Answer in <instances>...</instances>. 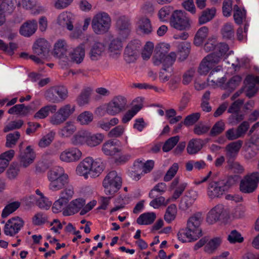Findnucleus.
Listing matches in <instances>:
<instances>
[{
  "label": "nucleus",
  "instance_id": "obj_62",
  "mask_svg": "<svg viewBox=\"0 0 259 259\" xmlns=\"http://www.w3.org/2000/svg\"><path fill=\"white\" fill-rule=\"evenodd\" d=\"M227 239L230 243H241L244 240L241 234L236 230L231 231L228 236Z\"/></svg>",
  "mask_w": 259,
  "mask_h": 259
},
{
  "label": "nucleus",
  "instance_id": "obj_10",
  "mask_svg": "<svg viewBox=\"0 0 259 259\" xmlns=\"http://www.w3.org/2000/svg\"><path fill=\"white\" fill-rule=\"evenodd\" d=\"M126 105V99L121 96L114 97L107 105L106 112L114 116L124 111Z\"/></svg>",
  "mask_w": 259,
  "mask_h": 259
},
{
  "label": "nucleus",
  "instance_id": "obj_4",
  "mask_svg": "<svg viewBox=\"0 0 259 259\" xmlns=\"http://www.w3.org/2000/svg\"><path fill=\"white\" fill-rule=\"evenodd\" d=\"M111 21V18L107 13H97L93 17L91 22L93 31L97 34L105 33L110 27Z\"/></svg>",
  "mask_w": 259,
  "mask_h": 259
},
{
  "label": "nucleus",
  "instance_id": "obj_39",
  "mask_svg": "<svg viewBox=\"0 0 259 259\" xmlns=\"http://www.w3.org/2000/svg\"><path fill=\"white\" fill-rule=\"evenodd\" d=\"M208 33V28L206 26H203L200 28L194 39V44L196 46L201 45L205 39L207 37Z\"/></svg>",
  "mask_w": 259,
  "mask_h": 259
},
{
  "label": "nucleus",
  "instance_id": "obj_40",
  "mask_svg": "<svg viewBox=\"0 0 259 259\" xmlns=\"http://www.w3.org/2000/svg\"><path fill=\"white\" fill-rule=\"evenodd\" d=\"M221 33L224 39H231L234 36L233 24L231 22L225 23L222 27Z\"/></svg>",
  "mask_w": 259,
  "mask_h": 259
},
{
  "label": "nucleus",
  "instance_id": "obj_36",
  "mask_svg": "<svg viewBox=\"0 0 259 259\" xmlns=\"http://www.w3.org/2000/svg\"><path fill=\"white\" fill-rule=\"evenodd\" d=\"M104 139V135L101 133L92 134L88 131L87 145L90 147H94L100 145Z\"/></svg>",
  "mask_w": 259,
  "mask_h": 259
},
{
  "label": "nucleus",
  "instance_id": "obj_61",
  "mask_svg": "<svg viewBox=\"0 0 259 259\" xmlns=\"http://www.w3.org/2000/svg\"><path fill=\"white\" fill-rule=\"evenodd\" d=\"M166 190V185L164 183H159L156 184L154 188L150 191L149 197L151 198H154L157 196L155 192H159L162 194Z\"/></svg>",
  "mask_w": 259,
  "mask_h": 259
},
{
  "label": "nucleus",
  "instance_id": "obj_57",
  "mask_svg": "<svg viewBox=\"0 0 259 259\" xmlns=\"http://www.w3.org/2000/svg\"><path fill=\"white\" fill-rule=\"evenodd\" d=\"M75 110V106L71 104H66L60 107L58 110L67 120L73 113Z\"/></svg>",
  "mask_w": 259,
  "mask_h": 259
},
{
  "label": "nucleus",
  "instance_id": "obj_48",
  "mask_svg": "<svg viewBox=\"0 0 259 259\" xmlns=\"http://www.w3.org/2000/svg\"><path fill=\"white\" fill-rule=\"evenodd\" d=\"M94 119L93 114L90 111H84L78 115L77 121L81 125H88Z\"/></svg>",
  "mask_w": 259,
  "mask_h": 259
},
{
  "label": "nucleus",
  "instance_id": "obj_12",
  "mask_svg": "<svg viewBox=\"0 0 259 259\" xmlns=\"http://www.w3.org/2000/svg\"><path fill=\"white\" fill-rule=\"evenodd\" d=\"M203 220L202 213L198 212L193 214L187 221V229L198 238L202 235V231L200 228V226Z\"/></svg>",
  "mask_w": 259,
  "mask_h": 259
},
{
  "label": "nucleus",
  "instance_id": "obj_50",
  "mask_svg": "<svg viewBox=\"0 0 259 259\" xmlns=\"http://www.w3.org/2000/svg\"><path fill=\"white\" fill-rule=\"evenodd\" d=\"M16 5L20 7V2L17 3L16 0H3L0 5V8L6 12L10 13L13 11Z\"/></svg>",
  "mask_w": 259,
  "mask_h": 259
},
{
  "label": "nucleus",
  "instance_id": "obj_2",
  "mask_svg": "<svg viewBox=\"0 0 259 259\" xmlns=\"http://www.w3.org/2000/svg\"><path fill=\"white\" fill-rule=\"evenodd\" d=\"M48 179L50 181V190L57 191L66 187L68 183V176L65 173L63 167L56 166L47 173Z\"/></svg>",
  "mask_w": 259,
  "mask_h": 259
},
{
  "label": "nucleus",
  "instance_id": "obj_53",
  "mask_svg": "<svg viewBox=\"0 0 259 259\" xmlns=\"http://www.w3.org/2000/svg\"><path fill=\"white\" fill-rule=\"evenodd\" d=\"M55 133L51 131L44 136L38 142V146L40 148H45L49 146L54 139Z\"/></svg>",
  "mask_w": 259,
  "mask_h": 259
},
{
  "label": "nucleus",
  "instance_id": "obj_25",
  "mask_svg": "<svg viewBox=\"0 0 259 259\" xmlns=\"http://www.w3.org/2000/svg\"><path fill=\"white\" fill-rule=\"evenodd\" d=\"M170 45L167 44L161 43L156 47L155 55L153 57V63L155 65H159V61L169 51Z\"/></svg>",
  "mask_w": 259,
  "mask_h": 259
},
{
  "label": "nucleus",
  "instance_id": "obj_60",
  "mask_svg": "<svg viewBox=\"0 0 259 259\" xmlns=\"http://www.w3.org/2000/svg\"><path fill=\"white\" fill-rule=\"evenodd\" d=\"M141 109L140 105H135L131 110L127 111L122 118V122L124 123L128 122Z\"/></svg>",
  "mask_w": 259,
  "mask_h": 259
},
{
  "label": "nucleus",
  "instance_id": "obj_11",
  "mask_svg": "<svg viewBox=\"0 0 259 259\" xmlns=\"http://www.w3.org/2000/svg\"><path fill=\"white\" fill-rule=\"evenodd\" d=\"M24 225L23 220L19 217L12 218L5 224L4 233L7 236H14L20 231Z\"/></svg>",
  "mask_w": 259,
  "mask_h": 259
},
{
  "label": "nucleus",
  "instance_id": "obj_5",
  "mask_svg": "<svg viewBox=\"0 0 259 259\" xmlns=\"http://www.w3.org/2000/svg\"><path fill=\"white\" fill-rule=\"evenodd\" d=\"M68 48V46L64 39L58 40L54 46V55L59 59V64L62 68L69 67L70 61L67 56Z\"/></svg>",
  "mask_w": 259,
  "mask_h": 259
},
{
  "label": "nucleus",
  "instance_id": "obj_18",
  "mask_svg": "<svg viewBox=\"0 0 259 259\" xmlns=\"http://www.w3.org/2000/svg\"><path fill=\"white\" fill-rule=\"evenodd\" d=\"M198 196L197 191L189 190L186 192L182 197L179 205V208L182 211H186L192 207Z\"/></svg>",
  "mask_w": 259,
  "mask_h": 259
},
{
  "label": "nucleus",
  "instance_id": "obj_22",
  "mask_svg": "<svg viewBox=\"0 0 259 259\" xmlns=\"http://www.w3.org/2000/svg\"><path fill=\"white\" fill-rule=\"evenodd\" d=\"M243 145V141L238 140L228 144L225 148L226 156L227 160L234 159Z\"/></svg>",
  "mask_w": 259,
  "mask_h": 259
},
{
  "label": "nucleus",
  "instance_id": "obj_19",
  "mask_svg": "<svg viewBox=\"0 0 259 259\" xmlns=\"http://www.w3.org/2000/svg\"><path fill=\"white\" fill-rule=\"evenodd\" d=\"M85 204V200L78 198L71 201L63 211L64 216H69L78 212L82 209Z\"/></svg>",
  "mask_w": 259,
  "mask_h": 259
},
{
  "label": "nucleus",
  "instance_id": "obj_43",
  "mask_svg": "<svg viewBox=\"0 0 259 259\" xmlns=\"http://www.w3.org/2000/svg\"><path fill=\"white\" fill-rule=\"evenodd\" d=\"M138 28L144 34H149L152 31L150 20L147 17L141 18L138 23Z\"/></svg>",
  "mask_w": 259,
  "mask_h": 259
},
{
  "label": "nucleus",
  "instance_id": "obj_1",
  "mask_svg": "<svg viewBox=\"0 0 259 259\" xmlns=\"http://www.w3.org/2000/svg\"><path fill=\"white\" fill-rule=\"evenodd\" d=\"M216 49L219 54L214 53L209 54L202 60L198 68V72L201 75L207 74L210 69L219 63L221 56L229 50V47L225 43H217Z\"/></svg>",
  "mask_w": 259,
  "mask_h": 259
},
{
  "label": "nucleus",
  "instance_id": "obj_55",
  "mask_svg": "<svg viewBox=\"0 0 259 259\" xmlns=\"http://www.w3.org/2000/svg\"><path fill=\"white\" fill-rule=\"evenodd\" d=\"M221 241L220 238H214L210 240L205 245V251L208 253L213 252L220 245Z\"/></svg>",
  "mask_w": 259,
  "mask_h": 259
},
{
  "label": "nucleus",
  "instance_id": "obj_29",
  "mask_svg": "<svg viewBox=\"0 0 259 259\" xmlns=\"http://www.w3.org/2000/svg\"><path fill=\"white\" fill-rule=\"evenodd\" d=\"M91 177L96 178L104 170L105 164L101 158L94 159L91 157Z\"/></svg>",
  "mask_w": 259,
  "mask_h": 259
},
{
  "label": "nucleus",
  "instance_id": "obj_37",
  "mask_svg": "<svg viewBox=\"0 0 259 259\" xmlns=\"http://www.w3.org/2000/svg\"><path fill=\"white\" fill-rule=\"evenodd\" d=\"M76 131L75 124L71 121H67L64 126L60 128L59 134L61 137H69Z\"/></svg>",
  "mask_w": 259,
  "mask_h": 259
},
{
  "label": "nucleus",
  "instance_id": "obj_6",
  "mask_svg": "<svg viewBox=\"0 0 259 259\" xmlns=\"http://www.w3.org/2000/svg\"><path fill=\"white\" fill-rule=\"evenodd\" d=\"M192 21L186 14L180 10H176L172 13L170 24L174 28L179 30H189Z\"/></svg>",
  "mask_w": 259,
  "mask_h": 259
},
{
  "label": "nucleus",
  "instance_id": "obj_16",
  "mask_svg": "<svg viewBox=\"0 0 259 259\" xmlns=\"http://www.w3.org/2000/svg\"><path fill=\"white\" fill-rule=\"evenodd\" d=\"M22 145L23 143H21L19 145L20 154L19 160L20 165L23 166L24 167H26L33 162L35 156L33 150L30 146H27L25 149L22 150Z\"/></svg>",
  "mask_w": 259,
  "mask_h": 259
},
{
  "label": "nucleus",
  "instance_id": "obj_42",
  "mask_svg": "<svg viewBox=\"0 0 259 259\" xmlns=\"http://www.w3.org/2000/svg\"><path fill=\"white\" fill-rule=\"evenodd\" d=\"M102 150L106 155L112 156L119 152L114 142L112 140H108L102 145Z\"/></svg>",
  "mask_w": 259,
  "mask_h": 259
},
{
  "label": "nucleus",
  "instance_id": "obj_63",
  "mask_svg": "<svg viewBox=\"0 0 259 259\" xmlns=\"http://www.w3.org/2000/svg\"><path fill=\"white\" fill-rule=\"evenodd\" d=\"M200 114L198 112L193 113L187 116L184 120L183 123L186 126L195 124L200 118Z\"/></svg>",
  "mask_w": 259,
  "mask_h": 259
},
{
  "label": "nucleus",
  "instance_id": "obj_17",
  "mask_svg": "<svg viewBox=\"0 0 259 259\" xmlns=\"http://www.w3.org/2000/svg\"><path fill=\"white\" fill-rule=\"evenodd\" d=\"M82 152L77 148L65 149L60 154V159L65 162L70 163L78 161L81 157Z\"/></svg>",
  "mask_w": 259,
  "mask_h": 259
},
{
  "label": "nucleus",
  "instance_id": "obj_33",
  "mask_svg": "<svg viewBox=\"0 0 259 259\" xmlns=\"http://www.w3.org/2000/svg\"><path fill=\"white\" fill-rule=\"evenodd\" d=\"M216 9L214 8H207L203 10L199 17V24L202 25L211 21L214 17Z\"/></svg>",
  "mask_w": 259,
  "mask_h": 259
},
{
  "label": "nucleus",
  "instance_id": "obj_58",
  "mask_svg": "<svg viewBox=\"0 0 259 259\" xmlns=\"http://www.w3.org/2000/svg\"><path fill=\"white\" fill-rule=\"evenodd\" d=\"M180 137L178 136H174L167 140L163 144L162 150L167 152L171 150L178 143Z\"/></svg>",
  "mask_w": 259,
  "mask_h": 259
},
{
  "label": "nucleus",
  "instance_id": "obj_20",
  "mask_svg": "<svg viewBox=\"0 0 259 259\" xmlns=\"http://www.w3.org/2000/svg\"><path fill=\"white\" fill-rule=\"evenodd\" d=\"M106 48L104 44L96 42L91 47L89 53L90 59L93 61L100 60L105 54Z\"/></svg>",
  "mask_w": 259,
  "mask_h": 259
},
{
  "label": "nucleus",
  "instance_id": "obj_13",
  "mask_svg": "<svg viewBox=\"0 0 259 259\" xmlns=\"http://www.w3.org/2000/svg\"><path fill=\"white\" fill-rule=\"evenodd\" d=\"M116 28L121 37L127 38L130 33L132 28L130 18L124 15L119 16L116 20Z\"/></svg>",
  "mask_w": 259,
  "mask_h": 259
},
{
  "label": "nucleus",
  "instance_id": "obj_46",
  "mask_svg": "<svg viewBox=\"0 0 259 259\" xmlns=\"http://www.w3.org/2000/svg\"><path fill=\"white\" fill-rule=\"evenodd\" d=\"M162 58L159 61V65L162 64V68L166 70V68L171 67L173 65L176 60L177 55L174 52H171Z\"/></svg>",
  "mask_w": 259,
  "mask_h": 259
},
{
  "label": "nucleus",
  "instance_id": "obj_23",
  "mask_svg": "<svg viewBox=\"0 0 259 259\" xmlns=\"http://www.w3.org/2000/svg\"><path fill=\"white\" fill-rule=\"evenodd\" d=\"M49 45L48 41L44 38L37 39L33 46L34 54L40 56L41 58H46L49 52Z\"/></svg>",
  "mask_w": 259,
  "mask_h": 259
},
{
  "label": "nucleus",
  "instance_id": "obj_27",
  "mask_svg": "<svg viewBox=\"0 0 259 259\" xmlns=\"http://www.w3.org/2000/svg\"><path fill=\"white\" fill-rule=\"evenodd\" d=\"M122 48V42L120 39L118 38L112 39L108 45L110 56L113 58H118L121 54Z\"/></svg>",
  "mask_w": 259,
  "mask_h": 259
},
{
  "label": "nucleus",
  "instance_id": "obj_24",
  "mask_svg": "<svg viewBox=\"0 0 259 259\" xmlns=\"http://www.w3.org/2000/svg\"><path fill=\"white\" fill-rule=\"evenodd\" d=\"M37 28V22L36 20H27L21 26L19 33L25 37H29L35 32Z\"/></svg>",
  "mask_w": 259,
  "mask_h": 259
},
{
  "label": "nucleus",
  "instance_id": "obj_64",
  "mask_svg": "<svg viewBox=\"0 0 259 259\" xmlns=\"http://www.w3.org/2000/svg\"><path fill=\"white\" fill-rule=\"evenodd\" d=\"M54 113L50 119V122L52 124L60 125L66 120L58 110Z\"/></svg>",
  "mask_w": 259,
  "mask_h": 259
},
{
  "label": "nucleus",
  "instance_id": "obj_35",
  "mask_svg": "<svg viewBox=\"0 0 259 259\" xmlns=\"http://www.w3.org/2000/svg\"><path fill=\"white\" fill-rule=\"evenodd\" d=\"M203 147V141L200 139L191 140L187 145V152L191 155L198 153Z\"/></svg>",
  "mask_w": 259,
  "mask_h": 259
},
{
  "label": "nucleus",
  "instance_id": "obj_51",
  "mask_svg": "<svg viewBox=\"0 0 259 259\" xmlns=\"http://www.w3.org/2000/svg\"><path fill=\"white\" fill-rule=\"evenodd\" d=\"M20 206V203L19 201H14L7 204L2 213L3 218H7L10 214L16 211Z\"/></svg>",
  "mask_w": 259,
  "mask_h": 259
},
{
  "label": "nucleus",
  "instance_id": "obj_56",
  "mask_svg": "<svg viewBox=\"0 0 259 259\" xmlns=\"http://www.w3.org/2000/svg\"><path fill=\"white\" fill-rule=\"evenodd\" d=\"M246 14L245 12L242 11L238 5L234 6L233 17L235 22L240 25L242 23L243 20L245 19Z\"/></svg>",
  "mask_w": 259,
  "mask_h": 259
},
{
  "label": "nucleus",
  "instance_id": "obj_45",
  "mask_svg": "<svg viewBox=\"0 0 259 259\" xmlns=\"http://www.w3.org/2000/svg\"><path fill=\"white\" fill-rule=\"evenodd\" d=\"M238 175H233L228 177L224 179H219L225 190L227 192L230 187L235 185L240 181Z\"/></svg>",
  "mask_w": 259,
  "mask_h": 259
},
{
  "label": "nucleus",
  "instance_id": "obj_30",
  "mask_svg": "<svg viewBox=\"0 0 259 259\" xmlns=\"http://www.w3.org/2000/svg\"><path fill=\"white\" fill-rule=\"evenodd\" d=\"M58 23L63 27H66L69 30L73 28L72 15L70 13L63 12L58 17Z\"/></svg>",
  "mask_w": 259,
  "mask_h": 259
},
{
  "label": "nucleus",
  "instance_id": "obj_14",
  "mask_svg": "<svg viewBox=\"0 0 259 259\" xmlns=\"http://www.w3.org/2000/svg\"><path fill=\"white\" fill-rule=\"evenodd\" d=\"M206 190L207 195L210 199L221 198L226 192L220 180L209 181Z\"/></svg>",
  "mask_w": 259,
  "mask_h": 259
},
{
  "label": "nucleus",
  "instance_id": "obj_59",
  "mask_svg": "<svg viewBox=\"0 0 259 259\" xmlns=\"http://www.w3.org/2000/svg\"><path fill=\"white\" fill-rule=\"evenodd\" d=\"M20 137L19 132L16 131L13 133L9 134L6 137V146L8 148H12L15 146Z\"/></svg>",
  "mask_w": 259,
  "mask_h": 259
},
{
  "label": "nucleus",
  "instance_id": "obj_38",
  "mask_svg": "<svg viewBox=\"0 0 259 259\" xmlns=\"http://www.w3.org/2000/svg\"><path fill=\"white\" fill-rule=\"evenodd\" d=\"M31 110L30 106H26L24 104H17L10 108L8 112L10 114H19L25 116L27 115Z\"/></svg>",
  "mask_w": 259,
  "mask_h": 259
},
{
  "label": "nucleus",
  "instance_id": "obj_32",
  "mask_svg": "<svg viewBox=\"0 0 259 259\" xmlns=\"http://www.w3.org/2000/svg\"><path fill=\"white\" fill-rule=\"evenodd\" d=\"M223 74L222 67L217 66L211 70L209 74L208 80L213 83H223L226 81L224 77H221Z\"/></svg>",
  "mask_w": 259,
  "mask_h": 259
},
{
  "label": "nucleus",
  "instance_id": "obj_26",
  "mask_svg": "<svg viewBox=\"0 0 259 259\" xmlns=\"http://www.w3.org/2000/svg\"><path fill=\"white\" fill-rule=\"evenodd\" d=\"M91 157H88L82 160L77 165L76 168V174L85 178L91 176Z\"/></svg>",
  "mask_w": 259,
  "mask_h": 259
},
{
  "label": "nucleus",
  "instance_id": "obj_52",
  "mask_svg": "<svg viewBox=\"0 0 259 259\" xmlns=\"http://www.w3.org/2000/svg\"><path fill=\"white\" fill-rule=\"evenodd\" d=\"M177 213V208L176 205L174 204L170 205L166 208L164 216V220L168 223H171L175 219Z\"/></svg>",
  "mask_w": 259,
  "mask_h": 259
},
{
  "label": "nucleus",
  "instance_id": "obj_15",
  "mask_svg": "<svg viewBox=\"0 0 259 259\" xmlns=\"http://www.w3.org/2000/svg\"><path fill=\"white\" fill-rule=\"evenodd\" d=\"M141 45L139 40L131 41L125 48L124 57L125 61L128 63L136 60Z\"/></svg>",
  "mask_w": 259,
  "mask_h": 259
},
{
  "label": "nucleus",
  "instance_id": "obj_9",
  "mask_svg": "<svg viewBox=\"0 0 259 259\" xmlns=\"http://www.w3.org/2000/svg\"><path fill=\"white\" fill-rule=\"evenodd\" d=\"M259 181V173L253 172L245 176L240 183V190L242 193H250L257 188Z\"/></svg>",
  "mask_w": 259,
  "mask_h": 259
},
{
  "label": "nucleus",
  "instance_id": "obj_3",
  "mask_svg": "<svg viewBox=\"0 0 259 259\" xmlns=\"http://www.w3.org/2000/svg\"><path fill=\"white\" fill-rule=\"evenodd\" d=\"M102 184L105 194L113 195L121 187V178L116 171L112 170L106 176Z\"/></svg>",
  "mask_w": 259,
  "mask_h": 259
},
{
  "label": "nucleus",
  "instance_id": "obj_21",
  "mask_svg": "<svg viewBox=\"0 0 259 259\" xmlns=\"http://www.w3.org/2000/svg\"><path fill=\"white\" fill-rule=\"evenodd\" d=\"M70 58L69 60L70 61L69 67L72 63L76 64L81 63L85 57V47L83 44H80L72 50L69 53Z\"/></svg>",
  "mask_w": 259,
  "mask_h": 259
},
{
  "label": "nucleus",
  "instance_id": "obj_8",
  "mask_svg": "<svg viewBox=\"0 0 259 259\" xmlns=\"http://www.w3.org/2000/svg\"><path fill=\"white\" fill-rule=\"evenodd\" d=\"M245 82L246 83L244 89L246 91V96L250 98L253 97L257 91L256 84L259 83V76L254 75H248L246 76ZM244 89L242 88L236 92L231 97L232 100L239 97L243 92Z\"/></svg>",
  "mask_w": 259,
  "mask_h": 259
},
{
  "label": "nucleus",
  "instance_id": "obj_47",
  "mask_svg": "<svg viewBox=\"0 0 259 259\" xmlns=\"http://www.w3.org/2000/svg\"><path fill=\"white\" fill-rule=\"evenodd\" d=\"M178 239L183 243L187 242H191L195 240L198 238L195 237L194 234L190 232L188 229L180 230L178 233Z\"/></svg>",
  "mask_w": 259,
  "mask_h": 259
},
{
  "label": "nucleus",
  "instance_id": "obj_31",
  "mask_svg": "<svg viewBox=\"0 0 259 259\" xmlns=\"http://www.w3.org/2000/svg\"><path fill=\"white\" fill-rule=\"evenodd\" d=\"M57 109V106L55 104H48L41 107L35 113L34 117L36 119H44L48 117L50 113H55Z\"/></svg>",
  "mask_w": 259,
  "mask_h": 259
},
{
  "label": "nucleus",
  "instance_id": "obj_7",
  "mask_svg": "<svg viewBox=\"0 0 259 259\" xmlns=\"http://www.w3.org/2000/svg\"><path fill=\"white\" fill-rule=\"evenodd\" d=\"M68 96L67 88L64 85H56L49 88L45 93L47 101L53 103H58L65 100Z\"/></svg>",
  "mask_w": 259,
  "mask_h": 259
},
{
  "label": "nucleus",
  "instance_id": "obj_44",
  "mask_svg": "<svg viewBox=\"0 0 259 259\" xmlns=\"http://www.w3.org/2000/svg\"><path fill=\"white\" fill-rule=\"evenodd\" d=\"M88 131L82 130L73 136L72 141L75 145L86 144L87 145Z\"/></svg>",
  "mask_w": 259,
  "mask_h": 259
},
{
  "label": "nucleus",
  "instance_id": "obj_49",
  "mask_svg": "<svg viewBox=\"0 0 259 259\" xmlns=\"http://www.w3.org/2000/svg\"><path fill=\"white\" fill-rule=\"evenodd\" d=\"M191 49V44L188 42H183L178 46L180 59L184 60L188 56Z\"/></svg>",
  "mask_w": 259,
  "mask_h": 259
},
{
  "label": "nucleus",
  "instance_id": "obj_54",
  "mask_svg": "<svg viewBox=\"0 0 259 259\" xmlns=\"http://www.w3.org/2000/svg\"><path fill=\"white\" fill-rule=\"evenodd\" d=\"M91 92L90 88L85 89L82 91L77 99V103L79 106H83L89 103Z\"/></svg>",
  "mask_w": 259,
  "mask_h": 259
},
{
  "label": "nucleus",
  "instance_id": "obj_41",
  "mask_svg": "<svg viewBox=\"0 0 259 259\" xmlns=\"http://www.w3.org/2000/svg\"><path fill=\"white\" fill-rule=\"evenodd\" d=\"M156 219L154 212H146L141 214L137 220V223L141 225H148L154 222Z\"/></svg>",
  "mask_w": 259,
  "mask_h": 259
},
{
  "label": "nucleus",
  "instance_id": "obj_28",
  "mask_svg": "<svg viewBox=\"0 0 259 259\" xmlns=\"http://www.w3.org/2000/svg\"><path fill=\"white\" fill-rule=\"evenodd\" d=\"M224 207L222 204H218L212 208L208 213L207 221L213 224L219 221L224 214Z\"/></svg>",
  "mask_w": 259,
  "mask_h": 259
},
{
  "label": "nucleus",
  "instance_id": "obj_34",
  "mask_svg": "<svg viewBox=\"0 0 259 259\" xmlns=\"http://www.w3.org/2000/svg\"><path fill=\"white\" fill-rule=\"evenodd\" d=\"M14 154V150H10L0 155V174L4 171L10 161L13 158Z\"/></svg>",
  "mask_w": 259,
  "mask_h": 259
}]
</instances>
